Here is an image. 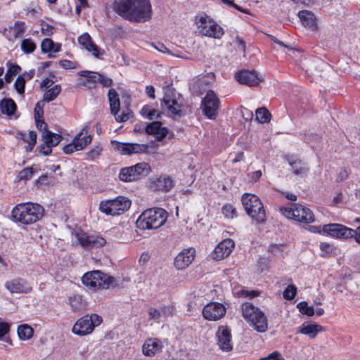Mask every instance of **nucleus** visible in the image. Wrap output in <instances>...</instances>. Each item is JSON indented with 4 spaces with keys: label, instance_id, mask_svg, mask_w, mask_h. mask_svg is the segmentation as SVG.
Instances as JSON below:
<instances>
[{
    "label": "nucleus",
    "instance_id": "obj_50",
    "mask_svg": "<svg viewBox=\"0 0 360 360\" xmlns=\"http://www.w3.org/2000/svg\"><path fill=\"white\" fill-rule=\"evenodd\" d=\"M26 84V79L22 77V76H19L15 82L14 87L16 91L20 94L23 95L25 93V87Z\"/></svg>",
    "mask_w": 360,
    "mask_h": 360
},
{
    "label": "nucleus",
    "instance_id": "obj_45",
    "mask_svg": "<svg viewBox=\"0 0 360 360\" xmlns=\"http://www.w3.org/2000/svg\"><path fill=\"white\" fill-rule=\"evenodd\" d=\"M20 47L25 53L30 54L35 51L37 46L32 39L28 38L22 41Z\"/></svg>",
    "mask_w": 360,
    "mask_h": 360
},
{
    "label": "nucleus",
    "instance_id": "obj_28",
    "mask_svg": "<svg viewBox=\"0 0 360 360\" xmlns=\"http://www.w3.org/2000/svg\"><path fill=\"white\" fill-rule=\"evenodd\" d=\"M173 187V181L169 176H160L150 183V188L155 191H169Z\"/></svg>",
    "mask_w": 360,
    "mask_h": 360
},
{
    "label": "nucleus",
    "instance_id": "obj_41",
    "mask_svg": "<svg viewBox=\"0 0 360 360\" xmlns=\"http://www.w3.org/2000/svg\"><path fill=\"white\" fill-rule=\"evenodd\" d=\"M6 65L8 70L5 75L4 79L6 82L9 83L12 81L13 77L20 72L21 68L18 65L13 64L10 61L7 63Z\"/></svg>",
    "mask_w": 360,
    "mask_h": 360
},
{
    "label": "nucleus",
    "instance_id": "obj_17",
    "mask_svg": "<svg viewBox=\"0 0 360 360\" xmlns=\"http://www.w3.org/2000/svg\"><path fill=\"white\" fill-rule=\"evenodd\" d=\"M224 306L219 302H210L205 305L202 309L203 317L208 321H217L221 319L226 314Z\"/></svg>",
    "mask_w": 360,
    "mask_h": 360
},
{
    "label": "nucleus",
    "instance_id": "obj_43",
    "mask_svg": "<svg viewBox=\"0 0 360 360\" xmlns=\"http://www.w3.org/2000/svg\"><path fill=\"white\" fill-rule=\"evenodd\" d=\"M69 304L73 311L81 310L84 307L81 295H74L69 298Z\"/></svg>",
    "mask_w": 360,
    "mask_h": 360
},
{
    "label": "nucleus",
    "instance_id": "obj_62",
    "mask_svg": "<svg viewBox=\"0 0 360 360\" xmlns=\"http://www.w3.org/2000/svg\"><path fill=\"white\" fill-rule=\"evenodd\" d=\"M236 42L237 43L238 49L245 53L246 49L245 41L240 37H236Z\"/></svg>",
    "mask_w": 360,
    "mask_h": 360
},
{
    "label": "nucleus",
    "instance_id": "obj_10",
    "mask_svg": "<svg viewBox=\"0 0 360 360\" xmlns=\"http://www.w3.org/2000/svg\"><path fill=\"white\" fill-rule=\"evenodd\" d=\"M150 171L149 164L142 162L131 167L122 168L119 174V178L122 181L131 182L148 176Z\"/></svg>",
    "mask_w": 360,
    "mask_h": 360
},
{
    "label": "nucleus",
    "instance_id": "obj_37",
    "mask_svg": "<svg viewBox=\"0 0 360 360\" xmlns=\"http://www.w3.org/2000/svg\"><path fill=\"white\" fill-rule=\"evenodd\" d=\"M20 137L26 143H28V145L26 147V150L27 151L32 150L34 145L37 142V133L34 131H30L28 135L23 133L19 134Z\"/></svg>",
    "mask_w": 360,
    "mask_h": 360
},
{
    "label": "nucleus",
    "instance_id": "obj_2",
    "mask_svg": "<svg viewBox=\"0 0 360 360\" xmlns=\"http://www.w3.org/2000/svg\"><path fill=\"white\" fill-rule=\"evenodd\" d=\"M44 213V209L39 204L23 202L16 205L13 208L11 218L15 222L29 225L40 220Z\"/></svg>",
    "mask_w": 360,
    "mask_h": 360
},
{
    "label": "nucleus",
    "instance_id": "obj_57",
    "mask_svg": "<svg viewBox=\"0 0 360 360\" xmlns=\"http://www.w3.org/2000/svg\"><path fill=\"white\" fill-rule=\"evenodd\" d=\"M349 174V170L347 169L346 168H342L337 176L336 181L338 182H342L345 180H346Z\"/></svg>",
    "mask_w": 360,
    "mask_h": 360
},
{
    "label": "nucleus",
    "instance_id": "obj_8",
    "mask_svg": "<svg viewBox=\"0 0 360 360\" xmlns=\"http://www.w3.org/2000/svg\"><path fill=\"white\" fill-rule=\"evenodd\" d=\"M131 200L124 196H118L115 199L101 201L99 210L107 215H120L127 211L131 206Z\"/></svg>",
    "mask_w": 360,
    "mask_h": 360
},
{
    "label": "nucleus",
    "instance_id": "obj_5",
    "mask_svg": "<svg viewBox=\"0 0 360 360\" xmlns=\"http://www.w3.org/2000/svg\"><path fill=\"white\" fill-rule=\"evenodd\" d=\"M242 313L243 318L250 323L254 328L259 332L264 333L268 328L267 319L259 308L252 304L247 302L242 305Z\"/></svg>",
    "mask_w": 360,
    "mask_h": 360
},
{
    "label": "nucleus",
    "instance_id": "obj_39",
    "mask_svg": "<svg viewBox=\"0 0 360 360\" xmlns=\"http://www.w3.org/2000/svg\"><path fill=\"white\" fill-rule=\"evenodd\" d=\"M256 120L259 123H268L271 120V115L264 107L259 108L255 111Z\"/></svg>",
    "mask_w": 360,
    "mask_h": 360
},
{
    "label": "nucleus",
    "instance_id": "obj_64",
    "mask_svg": "<svg viewBox=\"0 0 360 360\" xmlns=\"http://www.w3.org/2000/svg\"><path fill=\"white\" fill-rule=\"evenodd\" d=\"M262 360H285L278 352H274L270 354L266 359Z\"/></svg>",
    "mask_w": 360,
    "mask_h": 360
},
{
    "label": "nucleus",
    "instance_id": "obj_48",
    "mask_svg": "<svg viewBox=\"0 0 360 360\" xmlns=\"http://www.w3.org/2000/svg\"><path fill=\"white\" fill-rule=\"evenodd\" d=\"M297 307L299 309L300 311L302 314L307 315L308 316H311L314 314L315 311L313 307H309L306 302H301L297 305Z\"/></svg>",
    "mask_w": 360,
    "mask_h": 360
},
{
    "label": "nucleus",
    "instance_id": "obj_1",
    "mask_svg": "<svg viewBox=\"0 0 360 360\" xmlns=\"http://www.w3.org/2000/svg\"><path fill=\"white\" fill-rule=\"evenodd\" d=\"M113 9L123 18L136 22L148 20L152 12L149 0H115Z\"/></svg>",
    "mask_w": 360,
    "mask_h": 360
},
{
    "label": "nucleus",
    "instance_id": "obj_19",
    "mask_svg": "<svg viewBox=\"0 0 360 360\" xmlns=\"http://www.w3.org/2000/svg\"><path fill=\"white\" fill-rule=\"evenodd\" d=\"M235 78L240 84L249 86H257L263 82V78L255 70H243L236 73Z\"/></svg>",
    "mask_w": 360,
    "mask_h": 360
},
{
    "label": "nucleus",
    "instance_id": "obj_44",
    "mask_svg": "<svg viewBox=\"0 0 360 360\" xmlns=\"http://www.w3.org/2000/svg\"><path fill=\"white\" fill-rule=\"evenodd\" d=\"M61 91L60 86L57 84L47 90L44 94V100L47 102L53 101Z\"/></svg>",
    "mask_w": 360,
    "mask_h": 360
},
{
    "label": "nucleus",
    "instance_id": "obj_13",
    "mask_svg": "<svg viewBox=\"0 0 360 360\" xmlns=\"http://www.w3.org/2000/svg\"><path fill=\"white\" fill-rule=\"evenodd\" d=\"M220 101L212 90H209L205 98L202 100L201 108L204 115L210 120L217 117Z\"/></svg>",
    "mask_w": 360,
    "mask_h": 360
},
{
    "label": "nucleus",
    "instance_id": "obj_18",
    "mask_svg": "<svg viewBox=\"0 0 360 360\" xmlns=\"http://www.w3.org/2000/svg\"><path fill=\"white\" fill-rule=\"evenodd\" d=\"M216 337L217 339V345L223 352H229L233 349L231 343V330L227 326H221L219 327Z\"/></svg>",
    "mask_w": 360,
    "mask_h": 360
},
{
    "label": "nucleus",
    "instance_id": "obj_53",
    "mask_svg": "<svg viewBox=\"0 0 360 360\" xmlns=\"http://www.w3.org/2000/svg\"><path fill=\"white\" fill-rule=\"evenodd\" d=\"M284 248L283 244H272L269 247V252L274 255H278L283 252Z\"/></svg>",
    "mask_w": 360,
    "mask_h": 360
},
{
    "label": "nucleus",
    "instance_id": "obj_61",
    "mask_svg": "<svg viewBox=\"0 0 360 360\" xmlns=\"http://www.w3.org/2000/svg\"><path fill=\"white\" fill-rule=\"evenodd\" d=\"M59 65L64 69L69 70L75 68L74 63L69 60H62L59 61Z\"/></svg>",
    "mask_w": 360,
    "mask_h": 360
},
{
    "label": "nucleus",
    "instance_id": "obj_30",
    "mask_svg": "<svg viewBox=\"0 0 360 360\" xmlns=\"http://www.w3.org/2000/svg\"><path fill=\"white\" fill-rule=\"evenodd\" d=\"M17 111V105L12 98L1 99V114H6L9 117L16 119L18 116L15 115Z\"/></svg>",
    "mask_w": 360,
    "mask_h": 360
},
{
    "label": "nucleus",
    "instance_id": "obj_56",
    "mask_svg": "<svg viewBox=\"0 0 360 360\" xmlns=\"http://www.w3.org/2000/svg\"><path fill=\"white\" fill-rule=\"evenodd\" d=\"M102 151V148L100 146H96L94 148L90 150L87 153V155L89 159L94 160L97 158Z\"/></svg>",
    "mask_w": 360,
    "mask_h": 360
},
{
    "label": "nucleus",
    "instance_id": "obj_11",
    "mask_svg": "<svg viewBox=\"0 0 360 360\" xmlns=\"http://www.w3.org/2000/svg\"><path fill=\"white\" fill-rule=\"evenodd\" d=\"M161 108L173 120L179 119L186 114V106L170 94H165L164 96L161 101Z\"/></svg>",
    "mask_w": 360,
    "mask_h": 360
},
{
    "label": "nucleus",
    "instance_id": "obj_51",
    "mask_svg": "<svg viewBox=\"0 0 360 360\" xmlns=\"http://www.w3.org/2000/svg\"><path fill=\"white\" fill-rule=\"evenodd\" d=\"M297 288L293 285H289L283 291V297L287 300H292L296 295Z\"/></svg>",
    "mask_w": 360,
    "mask_h": 360
},
{
    "label": "nucleus",
    "instance_id": "obj_23",
    "mask_svg": "<svg viewBox=\"0 0 360 360\" xmlns=\"http://www.w3.org/2000/svg\"><path fill=\"white\" fill-rule=\"evenodd\" d=\"M78 75L86 78L85 79H82L78 83V85L85 86L89 89L94 88L96 86V83H98L99 78L101 77L100 73L89 70L80 71Z\"/></svg>",
    "mask_w": 360,
    "mask_h": 360
},
{
    "label": "nucleus",
    "instance_id": "obj_21",
    "mask_svg": "<svg viewBox=\"0 0 360 360\" xmlns=\"http://www.w3.org/2000/svg\"><path fill=\"white\" fill-rule=\"evenodd\" d=\"M5 287L11 293H28L32 288L27 281L22 278H15L5 283Z\"/></svg>",
    "mask_w": 360,
    "mask_h": 360
},
{
    "label": "nucleus",
    "instance_id": "obj_27",
    "mask_svg": "<svg viewBox=\"0 0 360 360\" xmlns=\"http://www.w3.org/2000/svg\"><path fill=\"white\" fill-rule=\"evenodd\" d=\"M78 41L84 49L92 53L95 57H99L100 49L92 41L91 37L88 33H84L81 35L78 39Z\"/></svg>",
    "mask_w": 360,
    "mask_h": 360
},
{
    "label": "nucleus",
    "instance_id": "obj_49",
    "mask_svg": "<svg viewBox=\"0 0 360 360\" xmlns=\"http://www.w3.org/2000/svg\"><path fill=\"white\" fill-rule=\"evenodd\" d=\"M39 113L37 111V106L34 108V118L36 122V127L39 130L43 131V134H46L48 130L46 123L43 120L39 119Z\"/></svg>",
    "mask_w": 360,
    "mask_h": 360
},
{
    "label": "nucleus",
    "instance_id": "obj_4",
    "mask_svg": "<svg viewBox=\"0 0 360 360\" xmlns=\"http://www.w3.org/2000/svg\"><path fill=\"white\" fill-rule=\"evenodd\" d=\"M243 206L250 217L257 224L264 223L266 212L259 198L253 194L245 193L241 198Z\"/></svg>",
    "mask_w": 360,
    "mask_h": 360
},
{
    "label": "nucleus",
    "instance_id": "obj_54",
    "mask_svg": "<svg viewBox=\"0 0 360 360\" xmlns=\"http://www.w3.org/2000/svg\"><path fill=\"white\" fill-rule=\"evenodd\" d=\"M149 319H153L157 322H159V320L161 317V311L160 309L151 307L148 310Z\"/></svg>",
    "mask_w": 360,
    "mask_h": 360
},
{
    "label": "nucleus",
    "instance_id": "obj_52",
    "mask_svg": "<svg viewBox=\"0 0 360 360\" xmlns=\"http://www.w3.org/2000/svg\"><path fill=\"white\" fill-rule=\"evenodd\" d=\"M53 46V41L49 38L44 39L41 44V49L43 53L51 52V47Z\"/></svg>",
    "mask_w": 360,
    "mask_h": 360
},
{
    "label": "nucleus",
    "instance_id": "obj_59",
    "mask_svg": "<svg viewBox=\"0 0 360 360\" xmlns=\"http://www.w3.org/2000/svg\"><path fill=\"white\" fill-rule=\"evenodd\" d=\"M242 116L245 121H251L253 118V112L246 108H243L241 111Z\"/></svg>",
    "mask_w": 360,
    "mask_h": 360
},
{
    "label": "nucleus",
    "instance_id": "obj_60",
    "mask_svg": "<svg viewBox=\"0 0 360 360\" xmlns=\"http://www.w3.org/2000/svg\"><path fill=\"white\" fill-rule=\"evenodd\" d=\"M114 116L117 122H124L129 119L130 115L129 113L122 112L121 115H118L117 113L116 115Z\"/></svg>",
    "mask_w": 360,
    "mask_h": 360
},
{
    "label": "nucleus",
    "instance_id": "obj_15",
    "mask_svg": "<svg viewBox=\"0 0 360 360\" xmlns=\"http://www.w3.org/2000/svg\"><path fill=\"white\" fill-rule=\"evenodd\" d=\"M323 231L337 238H352L355 234L354 229L340 224H328L323 227Z\"/></svg>",
    "mask_w": 360,
    "mask_h": 360
},
{
    "label": "nucleus",
    "instance_id": "obj_46",
    "mask_svg": "<svg viewBox=\"0 0 360 360\" xmlns=\"http://www.w3.org/2000/svg\"><path fill=\"white\" fill-rule=\"evenodd\" d=\"M89 129L87 127L83 128L82 131L76 135L74 139L78 138V143L84 144V142L86 141V146H88L92 141V136L88 134Z\"/></svg>",
    "mask_w": 360,
    "mask_h": 360
},
{
    "label": "nucleus",
    "instance_id": "obj_38",
    "mask_svg": "<svg viewBox=\"0 0 360 360\" xmlns=\"http://www.w3.org/2000/svg\"><path fill=\"white\" fill-rule=\"evenodd\" d=\"M115 282L114 277L101 272V276L98 278V283H101V284L98 285L97 290L108 289L115 285Z\"/></svg>",
    "mask_w": 360,
    "mask_h": 360
},
{
    "label": "nucleus",
    "instance_id": "obj_22",
    "mask_svg": "<svg viewBox=\"0 0 360 360\" xmlns=\"http://www.w3.org/2000/svg\"><path fill=\"white\" fill-rule=\"evenodd\" d=\"M234 242L231 239H226L221 241L214 248L212 256L216 260H221L228 257L234 248Z\"/></svg>",
    "mask_w": 360,
    "mask_h": 360
},
{
    "label": "nucleus",
    "instance_id": "obj_14",
    "mask_svg": "<svg viewBox=\"0 0 360 360\" xmlns=\"http://www.w3.org/2000/svg\"><path fill=\"white\" fill-rule=\"evenodd\" d=\"M111 144L115 150L123 155L149 153V146L147 144L121 143L115 140L111 141Z\"/></svg>",
    "mask_w": 360,
    "mask_h": 360
},
{
    "label": "nucleus",
    "instance_id": "obj_33",
    "mask_svg": "<svg viewBox=\"0 0 360 360\" xmlns=\"http://www.w3.org/2000/svg\"><path fill=\"white\" fill-rule=\"evenodd\" d=\"M323 330V328L319 324H305L303 323L299 332L302 334L308 335L310 338H314L319 332Z\"/></svg>",
    "mask_w": 360,
    "mask_h": 360
},
{
    "label": "nucleus",
    "instance_id": "obj_24",
    "mask_svg": "<svg viewBox=\"0 0 360 360\" xmlns=\"http://www.w3.org/2000/svg\"><path fill=\"white\" fill-rule=\"evenodd\" d=\"M162 347V342L157 338L146 340L142 347L143 354L145 356H153L159 352Z\"/></svg>",
    "mask_w": 360,
    "mask_h": 360
},
{
    "label": "nucleus",
    "instance_id": "obj_25",
    "mask_svg": "<svg viewBox=\"0 0 360 360\" xmlns=\"http://www.w3.org/2000/svg\"><path fill=\"white\" fill-rule=\"evenodd\" d=\"M145 130L148 134L154 135L157 141L163 139L168 133L167 128L162 127V123L159 121H155L147 124Z\"/></svg>",
    "mask_w": 360,
    "mask_h": 360
},
{
    "label": "nucleus",
    "instance_id": "obj_34",
    "mask_svg": "<svg viewBox=\"0 0 360 360\" xmlns=\"http://www.w3.org/2000/svg\"><path fill=\"white\" fill-rule=\"evenodd\" d=\"M144 118L148 120L158 119L161 117L162 112L155 109L151 105H145L140 111Z\"/></svg>",
    "mask_w": 360,
    "mask_h": 360
},
{
    "label": "nucleus",
    "instance_id": "obj_63",
    "mask_svg": "<svg viewBox=\"0 0 360 360\" xmlns=\"http://www.w3.org/2000/svg\"><path fill=\"white\" fill-rule=\"evenodd\" d=\"M39 152L44 155H49L51 153L52 149L51 146H49L48 145L44 143L40 146Z\"/></svg>",
    "mask_w": 360,
    "mask_h": 360
},
{
    "label": "nucleus",
    "instance_id": "obj_7",
    "mask_svg": "<svg viewBox=\"0 0 360 360\" xmlns=\"http://www.w3.org/2000/svg\"><path fill=\"white\" fill-rule=\"evenodd\" d=\"M195 22L198 32L203 36L219 39L224 34L223 28L204 13L196 15Z\"/></svg>",
    "mask_w": 360,
    "mask_h": 360
},
{
    "label": "nucleus",
    "instance_id": "obj_40",
    "mask_svg": "<svg viewBox=\"0 0 360 360\" xmlns=\"http://www.w3.org/2000/svg\"><path fill=\"white\" fill-rule=\"evenodd\" d=\"M288 163L290 165L293 169V172L296 175L306 174L308 171V167L301 160H288Z\"/></svg>",
    "mask_w": 360,
    "mask_h": 360
},
{
    "label": "nucleus",
    "instance_id": "obj_6",
    "mask_svg": "<svg viewBox=\"0 0 360 360\" xmlns=\"http://www.w3.org/2000/svg\"><path fill=\"white\" fill-rule=\"evenodd\" d=\"M242 313L243 318L250 323L254 328L259 332L264 333L268 328L267 319L259 308L252 304L247 302L242 305Z\"/></svg>",
    "mask_w": 360,
    "mask_h": 360
},
{
    "label": "nucleus",
    "instance_id": "obj_20",
    "mask_svg": "<svg viewBox=\"0 0 360 360\" xmlns=\"http://www.w3.org/2000/svg\"><path fill=\"white\" fill-rule=\"evenodd\" d=\"M195 250L193 248L183 250L174 259V266L177 269H184L192 262Z\"/></svg>",
    "mask_w": 360,
    "mask_h": 360
},
{
    "label": "nucleus",
    "instance_id": "obj_47",
    "mask_svg": "<svg viewBox=\"0 0 360 360\" xmlns=\"http://www.w3.org/2000/svg\"><path fill=\"white\" fill-rule=\"evenodd\" d=\"M222 213L225 217L229 219H233L237 216L236 208L231 204H226L222 207Z\"/></svg>",
    "mask_w": 360,
    "mask_h": 360
},
{
    "label": "nucleus",
    "instance_id": "obj_58",
    "mask_svg": "<svg viewBox=\"0 0 360 360\" xmlns=\"http://www.w3.org/2000/svg\"><path fill=\"white\" fill-rule=\"evenodd\" d=\"M98 83L101 84L103 86L109 87L112 85L113 82L111 78L105 77L104 75L101 74Z\"/></svg>",
    "mask_w": 360,
    "mask_h": 360
},
{
    "label": "nucleus",
    "instance_id": "obj_26",
    "mask_svg": "<svg viewBox=\"0 0 360 360\" xmlns=\"http://www.w3.org/2000/svg\"><path fill=\"white\" fill-rule=\"evenodd\" d=\"M25 32V24L24 22L17 21L13 27L5 29L4 35L9 40H14L21 37Z\"/></svg>",
    "mask_w": 360,
    "mask_h": 360
},
{
    "label": "nucleus",
    "instance_id": "obj_9",
    "mask_svg": "<svg viewBox=\"0 0 360 360\" xmlns=\"http://www.w3.org/2000/svg\"><path fill=\"white\" fill-rule=\"evenodd\" d=\"M280 211L286 218L299 222L309 224L315 220L312 211L300 204H293L290 207H281Z\"/></svg>",
    "mask_w": 360,
    "mask_h": 360
},
{
    "label": "nucleus",
    "instance_id": "obj_12",
    "mask_svg": "<svg viewBox=\"0 0 360 360\" xmlns=\"http://www.w3.org/2000/svg\"><path fill=\"white\" fill-rule=\"evenodd\" d=\"M102 322L101 316L93 314L91 316L86 315L77 320L72 327V331L78 335H85L91 333L95 326Z\"/></svg>",
    "mask_w": 360,
    "mask_h": 360
},
{
    "label": "nucleus",
    "instance_id": "obj_36",
    "mask_svg": "<svg viewBox=\"0 0 360 360\" xmlns=\"http://www.w3.org/2000/svg\"><path fill=\"white\" fill-rule=\"evenodd\" d=\"M86 140L84 142V144L78 143V138L74 139L72 142L65 145L63 148V150L65 154L70 155L75 151L83 150L86 147Z\"/></svg>",
    "mask_w": 360,
    "mask_h": 360
},
{
    "label": "nucleus",
    "instance_id": "obj_31",
    "mask_svg": "<svg viewBox=\"0 0 360 360\" xmlns=\"http://www.w3.org/2000/svg\"><path fill=\"white\" fill-rule=\"evenodd\" d=\"M298 17L304 27L311 30H314L316 27V18L311 12L307 10L301 11L298 13Z\"/></svg>",
    "mask_w": 360,
    "mask_h": 360
},
{
    "label": "nucleus",
    "instance_id": "obj_3",
    "mask_svg": "<svg viewBox=\"0 0 360 360\" xmlns=\"http://www.w3.org/2000/svg\"><path fill=\"white\" fill-rule=\"evenodd\" d=\"M167 219V212L162 208L145 210L136 220V227L141 230L156 229L162 226Z\"/></svg>",
    "mask_w": 360,
    "mask_h": 360
},
{
    "label": "nucleus",
    "instance_id": "obj_32",
    "mask_svg": "<svg viewBox=\"0 0 360 360\" xmlns=\"http://www.w3.org/2000/svg\"><path fill=\"white\" fill-rule=\"evenodd\" d=\"M111 113L116 115L120 109V101L117 92L114 89H110L108 93Z\"/></svg>",
    "mask_w": 360,
    "mask_h": 360
},
{
    "label": "nucleus",
    "instance_id": "obj_29",
    "mask_svg": "<svg viewBox=\"0 0 360 360\" xmlns=\"http://www.w3.org/2000/svg\"><path fill=\"white\" fill-rule=\"evenodd\" d=\"M101 276V271L98 270L87 272L82 276V281L84 285L96 290L101 284L98 283V278Z\"/></svg>",
    "mask_w": 360,
    "mask_h": 360
},
{
    "label": "nucleus",
    "instance_id": "obj_35",
    "mask_svg": "<svg viewBox=\"0 0 360 360\" xmlns=\"http://www.w3.org/2000/svg\"><path fill=\"white\" fill-rule=\"evenodd\" d=\"M42 137L44 143L49 146H56L63 139L61 135L47 131L46 134H43Z\"/></svg>",
    "mask_w": 360,
    "mask_h": 360
},
{
    "label": "nucleus",
    "instance_id": "obj_16",
    "mask_svg": "<svg viewBox=\"0 0 360 360\" xmlns=\"http://www.w3.org/2000/svg\"><path fill=\"white\" fill-rule=\"evenodd\" d=\"M76 238L79 244L85 249L98 248L105 245L104 238L96 235H88L86 233L78 232Z\"/></svg>",
    "mask_w": 360,
    "mask_h": 360
},
{
    "label": "nucleus",
    "instance_id": "obj_42",
    "mask_svg": "<svg viewBox=\"0 0 360 360\" xmlns=\"http://www.w3.org/2000/svg\"><path fill=\"white\" fill-rule=\"evenodd\" d=\"M33 328L27 324L21 325L18 328V335L20 340H29L33 336Z\"/></svg>",
    "mask_w": 360,
    "mask_h": 360
},
{
    "label": "nucleus",
    "instance_id": "obj_55",
    "mask_svg": "<svg viewBox=\"0 0 360 360\" xmlns=\"http://www.w3.org/2000/svg\"><path fill=\"white\" fill-rule=\"evenodd\" d=\"M33 171L31 167H27L21 170L19 173L20 179H29L32 177Z\"/></svg>",
    "mask_w": 360,
    "mask_h": 360
}]
</instances>
